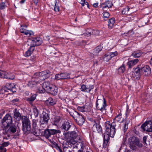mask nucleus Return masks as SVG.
Returning <instances> with one entry per match:
<instances>
[{
  "label": "nucleus",
  "instance_id": "obj_11",
  "mask_svg": "<svg viewBox=\"0 0 152 152\" xmlns=\"http://www.w3.org/2000/svg\"><path fill=\"white\" fill-rule=\"evenodd\" d=\"M113 5V4L112 2L109 0H107L101 4V7L102 8L103 11H106V9H109Z\"/></svg>",
  "mask_w": 152,
  "mask_h": 152
},
{
  "label": "nucleus",
  "instance_id": "obj_4",
  "mask_svg": "<svg viewBox=\"0 0 152 152\" xmlns=\"http://www.w3.org/2000/svg\"><path fill=\"white\" fill-rule=\"evenodd\" d=\"M65 137L68 139H69L70 142L73 144L77 143V140H76L78 138H79L78 134L75 131L71 132H68L64 134Z\"/></svg>",
  "mask_w": 152,
  "mask_h": 152
},
{
  "label": "nucleus",
  "instance_id": "obj_62",
  "mask_svg": "<svg viewBox=\"0 0 152 152\" xmlns=\"http://www.w3.org/2000/svg\"><path fill=\"white\" fill-rule=\"evenodd\" d=\"M19 101V99H13L12 100V102L13 103H15L16 102H18Z\"/></svg>",
  "mask_w": 152,
  "mask_h": 152
},
{
  "label": "nucleus",
  "instance_id": "obj_37",
  "mask_svg": "<svg viewBox=\"0 0 152 152\" xmlns=\"http://www.w3.org/2000/svg\"><path fill=\"white\" fill-rule=\"evenodd\" d=\"M7 88L10 90H11L15 87V86L13 83H8L6 84Z\"/></svg>",
  "mask_w": 152,
  "mask_h": 152
},
{
  "label": "nucleus",
  "instance_id": "obj_63",
  "mask_svg": "<svg viewBox=\"0 0 152 152\" xmlns=\"http://www.w3.org/2000/svg\"><path fill=\"white\" fill-rule=\"evenodd\" d=\"M147 138V136H145L143 137V142L145 143H146V140Z\"/></svg>",
  "mask_w": 152,
  "mask_h": 152
},
{
  "label": "nucleus",
  "instance_id": "obj_2",
  "mask_svg": "<svg viewBox=\"0 0 152 152\" xmlns=\"http://www.w3.org/2000/svg\"><path fill=\"white\" fill-rule=\"evenodd\" d=\"M42 43L41 39L39 37H37L31 39H28L26 45L30 46V48H34L36 46H39Z\"/></svg>",
  "mask_w": 152,
  "mask_h": 152
},
{
  "label": "nucleus",
  "instance_id": "obj_16",
  "mask_svg": "<svg viewBox=\"0 0 152 152\" xmlns=\"http://www.w3.org/2000/svg\"><path fill=\"white\" fill-rule=\"evenodd\" d=\"M76 122L80 126L82 125L84 123L85 120L83 116L79 113L75 119Z\"/></svg>",
  "mask_w": 152,
  "mask_h": 152
},
{
  "label": "nucleus",
  "instance_id": "obj_9",
  "mask_svg": "<svg viewBox=\"0 0 152 152\" xmlns=\"http://www.w3.org/2000/svg\"><path fill=\"white\" fill-rule=\"evenodd\" d=\"M60 130H57L54 129L45 130L44 131V134L45 137L47 138H49L51 135H54L57 133H60Z\"/></svg>",
  "mask_w": 152,
  "mask_h": 152
},
{
  "label": "nucleus",
  "instance_id": "obj_43",
  "mask_svg": "<svg viewBox=\"0 0 152 152\" xmlns=\"http://www.w3.org/2000/svg\"><path fill=\"white\" fill-rule=\"evenodd\" d=\"M27 28V26H21V28L20 29V32L24 34L27 30L26 29Z\"/></svg>",
  "mask_w": 152,
  "mask_h": 152
},
{
  "label": "nucleus",
  "instance_id": "obj_47",
  "mask_svg": "<svg viewBox=\"0 0 152 152\" xmlns=\"http://www.w3.org/2000/svg\"><path fill=\"white\" fill-rule=\"evenodd\" d=\"M129 121H127L126 122L124 125V132H125L128 129V125L129 123Z\"/></svg>",
  "mask_w": 152,
  "mask_h": 152
},
{
  "label": "nucleus",
  "instance_id": "obj_32",
  "mask_svg": "<svg viewBox=\"0 0 152 152\" xmlns=\"http://www.w3.org/2000/svg\"><path fill=\"white\" fill-rule=\"evenodd\" d=\"M102 47L101 45H99L94 50V53L95 55H97L102 49Z\"/></svg>",
  "mask_w": 152,
  "mask_h": 152
},
{
  "label": "nucleus",
  "instance_id": "obj_7",
  "mask_svg": "<svg viewBox=\"0 0 152 152\" xmlns=\"http://www.w3.org/2000/svg\"><path fill=\"white\" fill-rule=\"evenodd\" d=\"M128 142L129 144L130 148L133 150L136 148L134 145L140 147L142 146V144L140 143L138 139L134 137H130L128 140Z\"/></svg>",
  "mask_w": 152,
  "mask_h": 152
},
{
  "label": "nucleus",
  "instance_id": "obj_29",
  "mask_svg": "<svg viewBox=\"0 0 152 152\" xmlns=\"http://www.w3.org/2000/svg\"><path fill=\"white\" fill-rule=\"evenodd\" d=\"M16 127L14 125H12L10 126L8 130V132L11 133H14L16 132Z\"/></svg>",
  "mask_w": 152,
  "mask_h": 152
},
{
  "label": "nucleus",
  "instance_id": "obj_17",
  "mask_svg": "<svg viewBox=\"0 0 152 152\" xmlns=\"http://www.w3.org/2000/svg\"><path fill=\"white\" fill-rule=\"evenodd\" d=\"M47 91L53 95H55L57 94V88L54 85L51 84Z\"/></svg>",
  "mask_w": 152,
  "mask_h": 152
},
{
  "label": "nucleus",
  "instance_id": "obj_27",
  "mask_svg": "<svg viewBox=\"0 0 152 152\" xmlns=\"http://www.w3.org/2000/svg\"><path fill=\"white\" fill-rule=\"evenodd\" d=\"M139 61V60L137 59L129 61L128 64L129 67H131L132 66L136 65Z\"/></svg>",
  "mask_w": 152,
  "mask_h": 152
},
{
  "label": "nucleus",
  "instance_id": "obj_46",
  "mask_svg": "<svg viewBox=\"0 0 152 152\" xmlns=\"http://www.w3.org/2000/svg\"><path fill=\"white\" fill-rule=\"evenodd\" d=\"M60 118L59 116H56L54 121V123L55 125H56L60 121Z\"/></svg>",
  "mask_w": 152,
  "mask_h": 152
},
{
  "label": "nucleus",
  "instance_id": "obj_25",
  "mask_svg": "<svg viewBox=\"0 0 152 152\" xmlns=\"http://www.w3.org/2000/svg\"><path fill=\"white\" fill-rule=\"evenodd\" d=\"M85 111L86 112H88L91 110L92 108L90 102L86 103L83 106Z\"/></svg>",
  "mask_w": 152,
  "mask_h": 152
},
{
  "label": "nucleus",
  "instance_id": "obj_35",
  "mask_svg": "<svg viewBox=\"0 0 152 152\" xmlns=\"http://www.w3.org/2000/svg\"><path fill=\"white\" fill-rule=\"evenodd\" d=\"M34 50L33 48H29V49L26 52L24 55V56L25 57H28L30 56Z\"/></svg>",
  "mask_w": 152,
  "mask_h": 152
},
{
  "label": "nucleus",
  "instance_id": "obj_56",
  "mask_svg": "<svg viewBox=\"0 0 152 152\" xmlns=\"http://www.w3.org/2000/svg\"><path fill=\"white\" fill-rule=\"evenodd\" d=\"M7 76H8V77H11L12 76H13V78H12V79L11 78V79H10V80H12L13 79H14L15 78V76L14 75L11 73H8L7 72V74H6V75Z\"/></svg>",
  "mask_w": 152,
  "mask_h": 152
},
{
  "label": "nucleus",
  "instance_id": "obj_58",
  "mask_svg": "<svg viewBox=\"0 0 152 152\" xmlns=\"http://www.w3.org/2000/svg\"><path fill=\"white\" fill-rule=\"evenodd\" d=\"M127 18V20L129 21H131L134 19V17L133 16L130 15H128Z\"/></svg>",
  "mask_w": 152,
  "mask_h": 152
},
{
  "label": "nucleus",
  "instance_id": "obj_64",
  "mask_svg": "<svg viewBox=\"0 0 152 152\" xmlns=\"http://www.w3.org/2000/svg\"><path fill=\"white\" fill-rule=\"evenodd\" d=\"M98 3H94L93 4V5L94 7L96 8L98 7Z\"/></svg>",
  "mask_w": 152,
  "mask_h": 152
},
{
  "label": "nucleus",
  "instance_id": "obj_45",
  "mask_svg": "<svg viewBox=\"0 0 152 152\" xmlns=\"http://www.w3.org/2000/svg\"><path fill=\"white\" fill-rule=\"evenodd\" d=\"M121 113L119 114L115 117L114 120L118 122L120 121L121 118Z\"/></svg>",
  "mask_w": 152,
  "mask_h": 152
},
{
  "label": "nucleus",
  "instance_id": "obj_61",
  "mask_svg": "<svg viewBox=\"0 0 152 152\" xmlns=\"http://www.w3.org/2000/svg\"><path fill=\"white\" fill-rule=\"evenodd\" d=\"M6 148H1L0 147V152H6Z\"/></svg>",
  "mask_w": 152,
  "mask_h": 152
},
{
  "label": "nucleus",
  "instance_id": "obj_15",
  "mask_svg": "<svg viewBox=\"0 0 152 152\" xmlns=\"http://www.w3.org/2000/svg\"><path fill=\"white\" fill-rule=\"evenodd\" d=\"M51 75V73L49 70L45 71L39 73L40 76L42 77V80H45L49 77Z\"/></svg>",
  "mask_w": 152,
  "mask_h": 152
},
{
  "label": "nucleus",
  "instance_id": "obj_6",
  "mask_svg": "<svg viewBox=\"0 0 152 152\" xmlns=\"http://www.w3.org/2000/svg\"><path fill=\"white\" fill-rule=\"evenodd\" d=\"M12 122V118L10 114H7L1 120L2 125L5 128H8Z\"/></svg>",
  "mask_w": 152,
  "mask_h": 152
},
{
  "label": "nucleus",
  "instance_id": "obj_44",
  "mask_svg": "<svg viewBox=\"0 0 152 152\" xmlns=\"http://www.w3.org/2000/svg\"><path fill=\"white\" fill-rule=\"evenodd\" d=\"M36 84V83L34 81H29L27 85L30 88H32L34 86H35Z\"/></svg>",
  "mask_w": 152,
  "mask_h": 152
},
{
  "label": "nucleus",
  "instance_id": "obj_3",
  "mask_svg": "<svg viewBox=\"0 0 152 152\" xmlns=\"http://www.w3.org/2000/svg\"><path fill=\"white\" fill-rule=\"evenodd\" d=\"M106 101L103 96L101 99L97 98L96 106L97 109L101 112L105 111L106 107Z\"/></svg>",
  "mask_w": 152,
  "mask_h": 152
},
{
  "label": "nucleus",
  "instance_id": "obj_19",
  "mask_svg": "<svg viewBox=\"0 0 152 152\" xmlns=\"http://www.w3.org/2000/svg\"><path fill=\"white\" fill-rule=\"evenodd\" d=\"M92 129L94 132L99 133L101 132L102 128L99 124L95 123L93 125Z\"/></svg>",
  "mask_w": 152,
  "mask_h": 152
},
{
  "label": "nucleus",
  "instance_id": "obj_55",
  "mask_svg": "<svg viewBox=\"0 0 152 152\" xmlns=\"http://www.w3.org/2000/svg\"><path fill=\"white\" fill-rule=\"evenodd\" d=\"M77 110L81 112H85L83 106L80 107L78 106L77 107Z\"/></svg>",
  "mask_w": 152,
  "mask_h": 152
},
{
  "label": "nucleus",
  "instance_id": "obj_60",
  "mask_svg": "<svg viewBox=\"0 0 152 152\" xmlns=\"http://www.w3.org/2000/svg\"><path fill=\"white\" fill-rule=\"evenodd\" d=\"M38 58V56H31V59L33 61H35Z\"/></svg>",
  "mask_w": 152,
  "mask_h": 152
},
{
  "label": "nucleus",
  "instance_id": "obj_1",
  "mask_svg": "<svg viewBox=\"0 0 152 152\" xmlns=\"http://www.w3.org/2000/svg\"><path fill=\"white\" fill-rule=\"evenodd\" d=\"M119 124L118 123H116L114 121L111 124L109 121L106 122L105 124L106 131L104 134V146H106L109 140L110 136L113 137L115 133V127Z\"/></svg>",
  "mask_w": 152,
  "mask_h": 152
},
{
  "label": "nucleus",
  "instance_id": "obj_8",
  "mask_svg": "<svg viewBox=\"0 0 152 152\" xmlns=\"http://www.w3.org/2000/svg\"><path fill=\"white\" fill-rule=\"evenodd\" d=\"M141 128L144 131L147 132H152V121H145L141 126Z\"/></svg>",
  "mask_w": 152,
  "mask_h": 152
},
{
  "label": "nucleus",
  "instance_id": "obj_13",
  "mask_svg": "<svg viewBox=\"0 0 152 152\" xmlns=\"http://www.w3.org/2000/svg\"><path fill=\"white\" fill-rule=\"evenodd\" d=\"M141 74H143L145 75L148 76L151 73V69L148 65H145L140 69Z\"/></svg>",
  "mask_w": 152,
  "mask_h": 152
},
{
  "label": "nucleus",
  "instance_id": "obj_59",
  "mask_svg": "<svg viewBox=\"0 0 152 152\" xmlns=\"http://www.w3.org/2000/svg\"><path fill=\"white\" fill-rule=\"evenodd\" d=\"M59 7L58 6H57L56 4H55L54 8V10L55 12H58L59 11Z\"/></svg>",
  "mask_w": 152,
  "mask_h": 152
},
{
  "label": "nucleus",
  "instance_id": "obj_5",
  "mask_svg": "<svg viewBox=\"0 0 152 152\" xmlns=\"http://www.w3.org/2000/svg\"><path fill=\"white\" fill-rule=\"evenodd\" d=\"M23 124V130L25 132H29L31 129L30 121L27 117H23L22 119Z\"/></svg>",
  "mask_w": 152,
  "mask_h": 152
},
{
  "label": "nucleus",
  "instance_id": "obj_50",
  "mask_svg": "<svg viewBox=\"0 0 152 152\" xmlns=\"http://www.w3.org/2000/svg\"><path fill=\"white\" fill-rule=\"evenodd\" d=\"M46 91L45 89L43 88L42 87V88H40L38 89L37 92L39 93H44Z\"/></svg>",
  "mask_w": 152,
  "mask_h": 152
},
{
  "label": "nucleus",
  "instance_id": "obj_40",
  "mask_svg": "<svg viewBox=\"0 0 152 152\" xmlns=\"http://www.w3.org/2000/svg\"><path fill=\"white\" fill-rule=\"evenodd\" d=\"M33 113L35 117L38 116L39 112L38 110L36 107H34L33 108Z\"/></svg>",
  "mask_w": 152,
  "mask_h": 152
},
{
  "label": "nucleus",
  "instance_id": "obj_41",
  "mask_svg": "<svg viewBox=\"0 0 152 152\" xmlns=\"http://www.w3.org/2000/svg\"><path fill=\"white\" fill-rule=\"evenodd\" d=\"M125 70V66L124 64H123L122 66L119 67L118 69V72L120 73H123Z\"/></svg>",
  "mask_w": 152,
  "mask_h": 152
},
{
  "label": "nucleus",
  "instance_id": "obj_34",
  "mask_svg": "<svg viewBox=\"0 0 152 152\" xmlns=\"http://www.w3.org/2000/svg\"><path fill=\"white\" fill-rule=\"evenodd\" d=\"M70 115L72 116L75 120L77 116H78L79 114L75 110H72L69 112Z\"/></svg>",
  "mask_w": 152,
  "mask_h": 152
},
{
  "label": "nucleus",
  "instance_id": "obj_57",
  "mask_svg": "<svg viewBox=\"0 0 152 152\" xmlns=\"http://www.w3.org/2000/svg\"><path fill=\"white\" fill-rule=\"evenodd\" d=\"M77 1L81 4L83 6H84L85 4V0H77Z\"/></svg>",
  "mask_w": 152,
  "mask_h": 152
},
{
  "label": "nucleus",
  "instance_id": "obj_33",
  "mask_svg": "<svg viewBox=\"0 0 152 152\" xmlns=\"http://www.w3.org/2000/svg\"><path fill=\"white\" fill-rule=\"evenodd\" d=\"M102 15L103 18L105 21L108 20L110 16V13L108 12H106V11H104Z\"/></svg>",
  "mask_w": 152,
  "mask_h": 152
},
{
  "label": "nucleus",
  "instance_id": "obj_12",
  "mask_svg": "<svg viewBox=\"0 0 152 152\" xmlns=\"http://www.w3.org/2000/svg\"><path fill=\"white\" fill-rule=\"evenodd\" d=\"M70 78L69 74L66 73H61L56 75L55 79L56 80L67 79Z\"/></svg>",
  "mask_w": 152,
  "mask_h": 152
},
{
  "label": "nucleus",
  "instance_id": "obj_23",
  "mask_svg": "<svg viewBox=\"0 0 152 152\" xmlns=\"http://www.w3.org/2000/svg\"><path fill=\"white\" fill-rule=\"evenodd\" d=\"M36 94H34L31 97L27 98L26 100L30 104H31L36 99Z\"/></svg>",
  "mask_w": 152,
  "mask_h": 152
},
{
  "label": "nucleus",
  "instance_id": "obj_53",
  "mask_svg": "<svg viewBox=\"0 0 152 152\" xmlns=\"http://www.w3.org/2000/svg\"><path fill=\"white\" fill-rule=\"evenodd\" d=\"M91 35H97L99 34V32L98 31L96 30H92Z\"/></svg>",
  "mask_w": 152,
  "mask_h": 152
},
{
  "label": "nucleus",
  "instance_id": "obj_54",
  "mask_svg": "<svg viewBox=\"0 0 152 152\" xmlns=\"http://www.w3.org/2000/svg\"><path fill=\"white\" fill-rule=\"evenodd\" d=\"M5 7V4L4 2L0 3V10L4 9Z\"/></svg>",
  "mask_w": 152,
  "mask_h": 152
},
{
  "label": "nucleus",
  "instance_id": "obj_48",
  "mask_svg": "<svg viewBox=\"0 0 152 152\" xmlns=\"http://www.w3.org/2000/svg\"><path fill=\"white\" fill-rule=\"evenodd\" d=\"M109 53L111 58L115 56H117L118 54V53L117 51H115L114 52Z\"/></svg>",
  "mask_w": 152,
  "mask_h": 152
},
{
  "label": "nucleus",
  "instance_id": "obj_14",
  "mask_svg": "<svg viewBox=\"0 0 152 152\" xmlns=\"http://www.w3.org/2000/svg\"><path fill=\"white\" fill-rule=\"evenodd\" d=\"M94 88V87L93 85H88L86 86L85 85L83 84L81 86L80 89L81 91L83 92H90Z\"/></svg>",
  "mask_w": 152,
  "mask_h": 152
},
{
  "label": "nucleus",
  "instance_id": "obj_30",
  "mask_svg": "<svg viewBox=\"0 0 152 152\" xmlns=\"http://www.w3.org/2000/svg\"><path fill=\"white\" fill-rule=\"evenodd\" d=\"M52 84H50L49 82H45L42 84V87L43 88L45 89L46 90V91L48 90L49 87L50 86V85Z\"/></svg>",
  "mask_w": 152,
  "mask_h": 152
},
{
  "label": "nucleus",
  "instance_id": "obj_24",
  "mask_svg": "<svg viewBox=\"0 0 152 152\" xmlns=\"http://www.w3.org/2000/svg\"><path fill=\"white\" fill-rule=\"evenodd\" d=\"M134 75H135V77L136 78H140L141 73V69L139 68H137L135 69L134 71L133 72Z\"/></svg>",
  "mask_w": 152,
  "mask_h": 152
},
{
  "label": "nucleus",
  "instance_id": "obj_26",
  "mask_svg": "<svg viewBox=\"0 0 152 152\" xmlns=\"http://www.w3.org/2000/svg\"><path fill=\"white\" fill-rule=\"evenodd\" d=\"M142 54V52L140 50L135 51L133 52L132 55V56L135 58L140 57Z\"/></svg>",
  "mask_w": 152,
  "mask_h": 152
},
{
  "label": "nucleus",
  "instance_id": "obj_20",
  "mask_svg": "<svg viewBox=\"0 0 152 152\" xmlns=\"http://www.w3.org/2000/svg\"><path fill=\"white\" fill-rule=\"evenodd\" d=\"M14 117L17 121H19L21 118V115L17 110L15 109L13 112Z\"/></svg>",
  "mask_w": 152,
  "mask_h": 152
},
{
  "label": "nucleus",
  "instance_id": "obj_52",
  "mask_svg": "<svg viewBox=\"0 0 152 152\" xmlns=\"http://www.w3.org/2000/svg\"><path fill=\"white\" fill-rule=\"evenodd\" d=\"M55 148H56V149L58 150V151L59 152H62L61 149L60 148L58 145L56 143V144H55Z\"/></svg>",
  "mask_w": 152,
  "mask_h": 152
},
{
  "label": "nucleus",
  "instance_id": "obj_10",
  "mask_svg": "<svg viewBox=\"0 0 152 152\" xmlns=\"http://www.w3.org/2000/svg\"><path fill=\"white\" fill-rule=\"evenodd\" d=\"M49 118V117L48 114L45 112H43L42 113V116H41L40 120V122L42 124L47 125Z\"/></svg>",
  "mask_w": 152,
  "mask_h": 152
},
{
  "label": "nucleus",
  "instance_id": "obj_28",
  "mask_svg": "<svg viewBox=\"0 0 152 152\" xmlns=\"http://www.w3.org/2000/svg\"><path fill=\"white\" fill-rule=\"evenodd\" d=\"M115 23V19L114 18H112L109 20L108 21L109 28L111 29Z\"/></svg>",
  "mask_w": 152,
  "mask_h": 152
},
{
  "label": "nucleus",
  "instance_id": "obj_42",
  "mask_svg": "<svg viewBox=\"0 0 152 152\" xmlns=\"http://www.w3.org/2000/svg\"><path fill=\"white\" fill-rule=\"evenodd\" d=\"M24 34L28 37H30L34 35L33 32L31 31L27 30Z\"/></svg>",
  "mask_w": 152,
  "mask_h": 152
},
{
  "label": "nucleus",
  "instance_id": "obj_38",
  "mask_svg": "<svg viewBox=\"0 0 152 152\" xmlns=\"http://www.w3.org/2000/svg\"><path fill=\"white\" fill-rule=\"evenodd\" d=\"M92 29H88L86 31L85 33L83 34L84 36L89 37L91 35Z\"/></svg>",
  "mask_w": 152,
  "mask_h": 152
},
{
  "label": "nucleus",
  "instance_id": "obj_39",
  "mask_svg": "<svg viewBox=\"0 0 152 152\" xmlns=\"http://www.w3.org/2000/svg\"><path fill=\"white\" fill-rule=\"evenodd\" d=\"M111 59L109 53L106 54L103 58L104 61H108Z\"/></svg>",
  "mask_w": 152,
  "mask_h": 152
},
{
  "label": "nucleus",
  "instance_id": "obj_22",
  "mask_svg": "<svg viewBox=\"0 0 152 152\" xmlns=\"http://www.w3.org/2000/svg\"><path fill=\"white\" fill-rule=\"evenodd\" d=\"M7 74V72L4 71H0V77L2 78L6 79H12L13 78V76H12L11 77L7 76L6 75Z\"/></svg>",
  "mask_w": 152,
  "mask_h": 152
},
{
  "label": "nucleus",
  "instance_id": "obj_49",
  "mask_svg": "<svg viewBox=\"0 0 152 152\" xmlns=\"http://www.w3.org/2000/svg\"><path fill=\"white\" fill-rule=\"evenodd\" d=\"M10 143L9 142H5L2 143L1 144V145L0 146L1 148H5V147L7 146H8L9 145Z\"/></svg>",
  "mask_w": 152,
  "mask_h": 152
},
{
  "label": "nucleus",
  "instance_id": "obj_51",
  "mask_svg": "<svg viewBox=\"0 0 152 152\" xmlns=\"http://www.w3.org/2000/svg\"><path fill=\"white\" fill-rule=\"evenodd\" d=\"M37 121L36 120H33V123H32V126L34 129L37 126Z\"/></svg>",
  "mask_w": 152,
  "mask_h": 152
},
{
  "label": "nucleus",
  "instance_id": "obj_36",
  "mask_svg": "<svg viewBox=\"0 0 152 152\" xmlns=\"http://www.w3.org/2000/svg\"><path fill=\"white\" fill-rule=\"evenodd\" d=\"M66 91L61 92L60 93L59 96L61 99L64 100L67 98V95L66 94Z\"/></svg>",
  "mask_w": 152,
  "mask_h": 152
},
{
  "label": "nucleus",
  "instance_id": "obj_21",
  "mask_svg": "<svg viewBox=\"0 0 152 152\" xmlns=\"http://www.w3.org/2000/svg\"><path fill=\"white\" fill-rule=\"evenodd\" d=\"M132 10V8H130L127 7L123 9L122 11V13L123 14H130L133 12V11Z\"/></svg>",
  "mask_w": 152,
  "mask_h": 152
},
{
  "label": "nucleus",
  "instance_id": "obj_31",
  "mask_svg": "<svg viewBox=\"0 0 152 152\" xmlns=\"http://www.w3.org/2000/svg\"><path fill=\"white\" fill-rule=\"evenodd\" d=\"M46 102L50 105H53L56 104V101L55 100L53 99L52 98H49L47 100Z\"/></svg>",
  "mask_w": 152,
  "mask_h": 152
},
{
  "label": "nucleus",
  "instance_id": "obj_18",
  "mask_svg": "<svg viewBox=\"0 0 152 152\" xmlns=\"http://www.w3.org/2000/svg\"><path fill=\"white\" fill-rule=\"evenodd\" d=\"M71 127L70 123L67 121H64L61 126V129L63 131H67L69 130Z\"/></svg>",
  "mask_w": 152,
  "mask_h": 152
}]
</instances>
